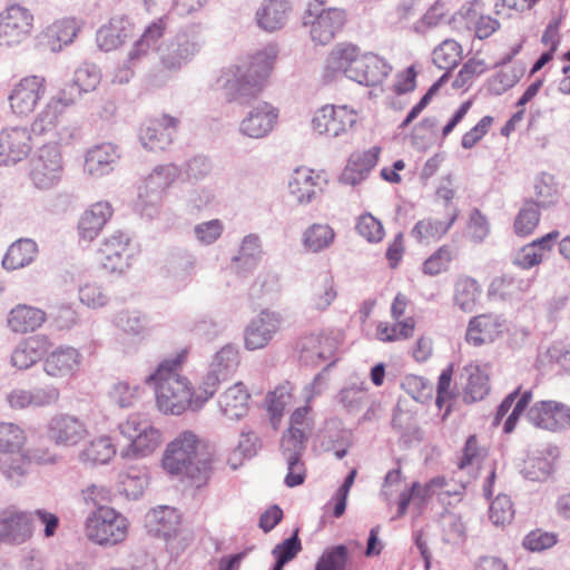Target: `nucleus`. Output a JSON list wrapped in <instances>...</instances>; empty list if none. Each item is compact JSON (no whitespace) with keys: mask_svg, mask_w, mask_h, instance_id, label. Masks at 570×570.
Returning <instances> with one entry per match:
<instances>
[{"mask_svg":"<svg viewBox=\"0 0 570 570\" xmlns=\"http://www.w3.org/2000/svg\"><path fill=\"white\" fill-rule=\"evenodd\" d=\"M414 320L407 317L403 322L393 325L380 324L377 326V338L382 342H393L400 338H409L414 331Z\"/></svg>","mask_w":570,"mask_h":570,"instance_id":"59","label":"nucleus"},{"mask_svg":"<svg viewBox=\"0 0 570 570\" xmlns=\"http://www.w3.org/2000/svg\"><path fill=\"white\" fill-rule=\"evenodd\" d=\"M350 558L346 546L337 544L326 549L316 561L314 570H345Z\"/></svg>","mask_w":570,"mask_h":570,"instance_id":"56","label":"nucleus"},{"mask_svg":"<svg viewBox=\"0 0 570 570\" xmlns=\"http://www.w3.org/2000/svg\"><path fill=\"white\" fill-rule=\"evenodd\" d=\"M26 441V432L20 425L13 422H0V453H17L22 450Z\"/></svg>","mask_w":570,"mask_h":570,"instance_id":"52","label":"nucleus"},{"mask_svg":"<svg viewBox=\"0 0 570 570\" xmlns=\"http://www.w3.org/2000/svg\"><path fill=\"white\" fill-rule=\"evenodd\" d=\"M117 328L127 335L145 336L148 330V317L139 311H120L114 317Z\"/></svg>","mask_w":570,"mask_h":570,"instance_id":"50","label":"nucleus"},{"mask_svg":"<svg viewBox=\"0 0 570 570\" xmlns=\"http://www.w3.org/2000/svg\"><path fill=\"white\" fill-rule=\"evenodd\" d=\"M239 365V351L234 344L224 345L215 353L209 364L207 374L202 380V389L207 391L210 399L216 393L219 384L235 373Z\"/></svg>","mask_w":570,"mask_h":570,"instance_id":"17","label":"nucleus"},{"mask_svg":"<svg viewBox=\"0 0 570 570\" xmlns=\"http://www.w3.org/2000/svg\"><path fill=\"white\" fill-rule=\"evenodd\" d=\"M490 234L488 218L478 209L471 210L468 222V237L474 244H481Z\"/></svg>","mask_w":570,"mask_h":570,"instance_id":"63","label":"nucleus"},{"mask_svg":"<svg viewBox=\"0 0 570 570\" xmlns=\"http://www.w3.org/2000/svg\"><path fill=\"white\" fill-rule=\"evenodd\" d=\"M129 522L126 517L110 507H98L86 519L85 534L95 544L104 548L125 541Z\"/></svg>","mask_w":570,"mask_h":570,"instance_id":"4","label":"nucleus"},{"mask_svg":"<svg viewBox=\"0 0 570 570\" xmlns=\"http://www.w3.org/2000/svg\"><path fill=\"white\" fill-rule=\"evenodd\" d=\"M277 55V47L268 45L254 53L248 62L222 69L214 89L228 102L248 101L264 88Z\"/></svg>","mask_w":570,"mask_h":570,"instance_id":"2","label":"nucleus"},{"mask_svg":"<svg viewBox=\"0 0 570 570\" xmlns=\"http://www.w3.org/2000/svg\"><path fill=\"white\" fill-rule=\"evenodd\" d=\"M346 13L343 9L327 8L308 9L304 17V26L309 27L311 39L317 45L330 43L343 29Z\"/></svg>","mask_w":570,"mask_h":570,"instance_id":"12","label":"nucleus"},{"mask_svg":"<svg viewBox=\"0 0 570 570\" xmlns=\"http://www.w3.org/2000/svg\"><path fill=\"white\" fill-rule=\"evenodd\" d=\"M72 80L85 91H94L100 83V69L94 63H83L73 73Z\"/></svg>","mask_w":570,"mask_h":570,"instance_id":"62","label":"nucleus"},{"mask_svg":"<svg viewBox=\"0 0 570 570\" xmlns=\"http://www.w3.org/2000/svg\"><path fill=\"white\" fill-rule=\"evenodd\" d=\"M32 149V135L26 126L0 130V166L10 167L26 159Z\"/></svg>","mask_w":570,"mask_h":570,"instance_id":"15","label":"nucleus"},{"mask_svg":"<svg viewBox=\"0 0 570 570\" xmlns=\"http://www.w3.org/2000/svg\"><path fill=\"white\" fill-rule=\"evenodd\" d=\"M82 361L80 352L71 346H59L43 361V371L56 379L69 377L78 370Z\"/></svg>","mask_w":570,"mask_h":570,"instance_id":"27","label":"nucleus"},{"mask_svg":"<svg viewBox=\"0 0 570 570\" xmlns=\"http://www.w3.org/2000/svg\"><path fill=\"white\" fill-rule=\"evenodd\" d=\"M505 328V320L501 315L481 314L470 320L465 340L474 346L492 343Z\"/></svg>","mask_w":570,"mask_h":570,"instance_id":"24","label":"nucleus"},{"mask_svg":"<svg viewBox=\"0 0 570 570\" xmlns=\"http://www.w3.org/2000/svg\"><path fill=\"white\" fill-rule=\"evenodd\" d=\"M78 26L72 19H62L50 24L45 37L47 45L53 52H59L63 46L70 45L78 33Z\"/></svg>","mask_w":570,"mask_h":570,"instance_id":"42","label":"nucleus"},{"mask_svg":"<svg viewBox=\"0 0 570 570\" xmlns=\"http://www.w3.org/2000/svg\"><path fill=\"white\" fill-rule=\"evenodd\" d=\"M116 454V448L110 438L100 436L92 440L80 453V461L91 464H107Z\"/></svg>","mask_w":570,"mask_h":570,"instance_id":"51","label":"nucleus"},{"mask_svg":"<svg viewBox=\"0 0 570 570\" xmlns=\"http://www.w3.org/2000/svg\"><path fill=\"white\" fill-rule=\"evenodd\" d=\"M480 294V285L474 278L460 277L454 285V305L463 312H472Z\"/></svg>","mask_w":570,"mask_h":570,"instance_id":"47","label":"nucleus"},{"mask_svg":"<svg viewBox=\"0 0 570 570\" xmlns=\"http://www.w3.org/2000/svg\"><path fill=\"white\" fill-rule=\"evenodd\" d=\"M311 434L301 430H286L281 440V453L287 464V474L284 479L288 488L301 485L305 481L306 469L302 456L306 450Z\"/></svg>","mask_w":570,"mask_h":570,"instance_id":"8","label":"nucleus"},{"mask_svg":"<svg viewBox=\"0 0 570 570\" xmlns=\"http://www.w3.org/2000/svg\"><path fill=\"white\" fill-rule=\"evenodd\" d=\"M361 57L360 49L352 43H340L330 53L326 60V70L333 73H344L351 79V69H356L355 62Z\"/></svg>","mask_w":570,"mask_h":570,"instance_id":"39","label":"nucleus"},{"mask_svg":"<svg viewBox=\"0 0 570 570\" xmlns=\"http://www.w3.org/2000/svg\"><path fill=\"white\" fill-rule=\"evenodd\" d=\"M132 33V23L125 14H115L97 31V46L104 51L120 47Z\"/></svg>","mask_w":570,"mask_h":570,"instance_id":"30","label":"nucleus"},{"mask_svg":"<svg viewBox=\"0 0 570 570\" xmlns=\"http://www.w3.org/2000/svg\"><path fill=\"white\" fill-rule=\"evenodd\" d=\"M163 433L154 425H145L142 434L121 450L122 458H144L151 454L161 443Z\"/></svg>","mask_w":570,"mask_h":570,"instance_id":"41","label":"nucleus"},{"mask_svg":"<svg viewBox=\"0 0 570 570\" xmlns=\"http://www.w3.org/2000/svg\"><path fill=\"white\" fill-rule=\"evenodd\" d=\"M165 23L163 20L150 23L129 51L128 62L137 66L139 62L147 60L155 50H159L158 40L163 37Z\"/></svg>","mask_w":570,"mask_h":570,"instance_id":"37","label":"nucleus"},{"mask_svg":"<svg viewBox=\"0 0 570 570\" xmlns=\"http://www.w3.org/2000/svg\"><path fill=\"white\" fill-rule=\"evenodd\" d=\"M180 171V168L175 164L158 165L145 177L139 186L138 197L147 216H153L148 207L156 212L161 202L163 193L175 181Z\"/></svg>","mask_w":570,"mask_h":570,"instance_id":"10","label":"nucleus"},{"mask_svg":"<svg viewBox=\"0 0 570 570\" xmlns=\"http://www.w3.org/2000/svg\"><path fill=\"white\" fill-rule=\"evenodd\" d=\"M278 109L272 104L259 101L254 105L238 125V132L252 139H264L274 130Z\"/></svg>","mask_w":570,"mask_h":570,"instance_id":"20","label":"nucleus"},{"mask_svg":"<svg viewBox=\"0 0 570 570\" xmlns=\"http://www.w3.org/2000/svg\"><path fill=\"white\" fill-rule=\"evenodd\" d=\"M88 430L86 424L75 415L56 414L47 428L48 439L58 446L70 448L86 439Z\"/></svg>","mask_w":570,"mask_h":570,"instance_id":"23","label":"nucleus"},{"mask_svg":"<svg viewBox=\"0 0 570 570\" xmlns=\"http://www.w3.org/2000/svg\"><path fill=\"white\" fill-rule=\"evenodd\" d=\"M203 45L197 26H187L159 49V58L165 69L178 71L199 52Z\"/></svg>","mask_w":570,"mask_h":570,"instance_id":"6","label":"nucleus"},{"mask_svg":"<svg viewBox=\"0 0 570 570\" xmlns=\"http://www.w3.org/2000/svg\"><path fill=\"white\" fill-rule=\"evenodd\" d=\"M248 399L243 383H236L219 396V411L228 420H239L247 413Z\"/></svg>","mask_w":570,"mask_h":570,"instance_id":"38","label":"nucleus"},{"mask_svg":"<svg viewBox=\"0 0 570 570\" xmlns=\"http://www.w3.org/2000/svg\"><path fill=\"white\" fill-rule=\"evenodd\" d=\"M185 356L186 352L181 351L164 360L145 379L146 384L155 387L157 406L165 414L179 415L186 410L198 411L210 399L207 391L202 389V383L197 389H191L188 379L178 374L177 370Z\"/></svg>","mask_w":570,"mask_h":570,"instance_id":"1","label":"nucleus"},{"mask_svg":"<svg viewBox=\"0 0 570 570\" xmlns=\"http://www.w3.org/2000/svg\"><path fill=\"white\" fill-rule=\"evenodd\" d=\"M531 400L532 392L529 390L524 391L523 393H520V389H517L513 392L509 393L497 409L494 424H499V422L507 415V413L514 404L512 412L510 413V415L508 416L503 424L504 433H511L514 430L520 415L528 407Z\"/></svg>","mask_w":570,"mask_h":570,"instance_id":"34","label":"nucleus"},{"mask_svg":"<svg viewBox=\"0 0 570 570\" xmlns=\"http://www.w3.org/2000/svg\"><path fill=\"white\" fill-rule=\"evenodd\" d=\"M356 121V111L346 105H325L315 111L312 129L317 135L335 138L347 134Z\"/></svg>","mask_w":570,"mask_h":570,"instance_id":"9","label":"nucleus"},{"mask_svg":"<svg viewBox=\"0 0 570 570\" xmlns=\"http://www.w3.org/2000/svg\"><path fill=\"white\" fill-rule=\"evenodd\" d=\"M335 400L348 413L358 412L367 400V387L362 381H352L343 386Z\"/></svg>","mask_w":570,"mask_h":570,"instance_id":"46","label":"nucleus"},{"mask_svg":"<svg viewBox=\"0 0 570 570\" xmlns=\"http://www.w3.org/2000/svg\"><path fill=\"white\" fill-rule=\"evenodd\" d=\"M455 219L456 214H453L448 222L434 218L419 220L412 228L411 236L420 243L438 240L449 232Z\"/></svg>","mask_w":570,"mask_h":570,"instance_id":"43","label":"nucleus"},{"mask_svg":"<svg viewBox=\"0 0 570 570\" xmlns=\"http://www.w3.org/2000/svg\"><path fill=\"white\" fill-rule=\"evenodd\" d=\"M63 175L62 155L56 144L41 145L30 160L29 177L40 190L56 187Z\"/></svg>","mask_w":570,"mask_h":570,"instance_id":"7","label":"nucleus"},{"mask_svg":"<svg viewBox=\"0 0 570 570\" xmlns=\"http://www.w3.org/2000/svg\"><path fill=\"white\" fill-rule=\"evenodd\" d=\"M224 230V223L218 218H214L196 224L193 228V235L198 244L209 246L220 238Z\"/></svg>","mask_w":570,"mask_h":570,"instance_id":"57","label":"nucleus"},{"mask_svg":"<svg viewBox=\"0 0 570 570\" xmlns=\"http://www.w3.org/2000/svg\"><path fill=\"white\" fill-rule=\"evenodd\" d=\"M317 439L320 446L326 452H334L337 460L346 456L353 444L352 432L336 421L326 422Z\"/></svg>","mask_w":570,"mask_h":570,"instance_id":"32","label":"nucleus"},{"mask_svg":"<svg viewBox=\"0 0 570 570\" xmlns=\"http://www.w3.org/2000/svg\"><path fill=\"white\" fill-rule=\"evenodd\" d=\"M212 168V161L207 156L197 155L185 163L183 173L188 180L199 181L210 174Z\"/></svg>","mask_w":570,"mask_h":570,"instance_id":"64","label":"nucleus"},{"mask_svg":"<svg viewBox=\"0 0 570 570\" xmlns=\"http://www.w3.org/2000/svg\"><path fill=\"white\" fill-rule=\"evenodd\" d=\"M130 237L117 230L106 237L98 249V261L110 273H122L129 267L131 249Z\"/></svg>","mask_w":570,"mask_h":570,"instance_id":"21","label":"nucleus"},{"mask_svg":"<svg viewBox=\"0 0 570 570\" xmlns=\"http://www.w3.org/2000/svg\"><path fill=\"white\" fill-rule=\"evenodd\" d=\"M145 522L149 533L157 538L169 540L178 531L180 514L175 508L160 505L146 514Z\"/></svg>","mask_w":570,"mask_h":570,"instance_id":"29","label":"nucleus"},{"mask_svg":"<svg viewBox=\"0 0 570 570\" xmlns=\"http://www.w3.org/2000/svg\"><path fill=\"white\" fill-rule=\"evenodd\" d=\"M46 92L45 77L31 75L20 79L8 97L11 111L18 117H28L35 111Z\"/></svg>","mask_w":570,"mask_h":570,"instance_id":"13","label":"nucleus"},{"mask_svg":"<svg viewBox=\"0 0 570 570\" xmlns=\"http://www.w3.org/2000/svg\"><path fill=\"white\" fill-rule=\"evenodd\" d=\"M355 229L360 236L370 243H379L384 237L382 223L370 213L363 214L357 218Z\"/></svg>","mask_w":570,"mask_h":570,"instance_id":"60","label":"nucleus"},{"mask_svg":"<svg viewBox=\"0 0 570 570\" xmlns=\"http://www.w3.org/2000/svg\"><path fill=\"white\" fill-rule=\"evenodd\" d=\"M33 514L17 507L0 511V540L11 544H22L33 534Z\"/></svg>","mask_w":570,"mask_h":570,"instance_id":"19","label":"nucleus"},{"mask_svg":"<svg viewBox=\"0 0 570 570\" xmlns=\"http://www.w3.org/2000/svg\"><path fill=\"white\" fill-rule=\"evenodd\" d=\"M29 130L36 138H47L46 144H56L57 146L70 144L79 135L78 126L68 122L62 107L50 99L36 115Z\"/></svg>","mask_w":570,"mask_h":570,"instance_id":"5","label":"nucleus"},{"mask_svg":"<svg viewBox=\"0 0 570 570\" xmlns=\"http://www.w3.org/2000/svg\"><path fill=\"white\" fill-rule=\"evenodd\" d=\"M337 340L324 332L301 336L295 343V351L301 363L309 366L330 361L337 350Z\"/></svg>","mask_w":570,"mask_h":570,"instance_id":"16","label":"nucleus"},{"mask_svg":"<svg viewBox=\"0 0 570 570\" xmlns=\"http://www.w3.org/2000/svg\"><path fill=\"white\" fill-rule=\"evenodd\" d=\"M288 188L297 203H311L316 197L313 171L307 168L296 169L289 179Z\"/></svg>","mask_w":570,"mask_h":570,"instance_id":"45","label":"nucleus"},{"mask_svg":"<svg viewBox=\"0 0 570 570\" xmlns=\"http://www.w3.org/2000/svg\"><path fill=\"white\" fill-rule=\"evenodd\" d=\"M79 301L83 305L96 309L109 303V295L97 282H87L79 287Z\"/></svg>","mask_w":570,"mask_h":570,"instance_id":"58","label":"nucleus"},{"mask_svg":"<svg viewBox=\"0 0 570 570\" xmlns=\"http://www.w3.org/2000/svg\"><path fill=\"white\" fill-rule=\"evenodd\" d=\"M180 120L167 114L146 120L139 129V141L149 151H164L174 142Z\"/></svg>","mask_w":570,"mask_h":570,"instance_id":"14","label":"nucleus"},{"mask_svg":"<svg viewBox=\"0 0 570 570\" xmlns=\"http://www.w3.org/2000/svg\"><path fill=\"white\" fill-rule=\"evenodd\" d=\"M291 387L289 385H282L276 387L267 395V411L273 429H277L286 406L291 403Z\"/></svg>","mask_w":570,"mask_h":570,"instance_id":"54","label":"nucleus"},{"mask_svg":"<svg viewBox=\"0 0 570 570\" xmlns=\"http://www.w3.org/2000/svg\"><path fill=\"white\" fill-rule=\"evenodd\" d=\"M0 473L12 485H20L29 473L27 459L21 451L0 456Z\"/></svg>","mask_w":570,"mask_h":570,"instance_id":"48","label":"nucleus"},{"mask_svg":"<svg viewBox=\"0 0 570 570\" xmlns=\"http://www.w3.org/2000/svg\"><path fill=\"white\" fill-rule=\"evenodd\" d=\"M38 246L29 238L19 239L11 244L2 259V266L7 271L23 268L36 258Z\"/></svg>","mask_w":570,"mask_h":570,"instance_id":"40","label":"nucleus"},{"mask_svg":"<svg viewBox=\"0 0 570 570\" xmlns=\"http://www.w3.org/2000/svg\"><path fill=\"white\" fill-rule=\"evenodd\" d=\"M33 14L28 8L11 4L0 13V46L16 47L31 33Z\"/></svg>","mask_w":570,"mask_h":570,"instance_id":"11","label":"nucleus"},{"mask_svg":"<svg viewBox=\"0 0 570 570\" xmlns=\"http://www.w3.org/2000/svg\"><path fill=\"white\" fill-rule=\"evenodd\" d=\"M461 53V46L455 40L448 39L433 50V62L439 69L449 71L458 65Z\"/></svg>","mask_w":570,"mask_h":570,"instance_id":"55","label":"nucleus"},{"mask_svg":"<svg viewBox=\"0 0 570 570\" xmlns=\"http://www.w3.org/2000/svg\"><path fill=\"white\" fill-rule=\"evenodd\" d=\"M112 216V207L108 202H97L87 209L78 224L80 238L91 242Z\"/></svg>","mask_w":570,"mask_h":570,"instance_id":"33","label":"nucleus"},{"mask_svg":"<svg viewBox=\"0 0 570 570\" xmlns=\"http://www.w3.org/2000/svg\"><path fill=\"white\" fill-rule=\"evenodd\" d=\"M119 158L120 154L116 145L110 142L96 145L86 153L83 168L92 177H104L114 170Z\"/></svg>","mask_w":570,"mask_h":570,"instance_id":"28","label":"nucleus"},{"mask_svg":"<svg viewBox=\"0 0 570 570\" xmlns=\"http://www.w3.org/2000/svg\"><path fill=\"white\" fill-rule=\"evenodd\" d=\"M513 504L507 494H499L490 504L489 517L495 525L510 523L513 519Z\"/></svg>","mask_w":570,"mask_h":570,"instance_id":"61","label":"nucleus"},{"mask_svg":"<svg viewBox=\"0 0 570 570\" xmlns=\"http://www.w3.org/2000/svg\"><path fill=\"white\" fill-rule=\"evenodd\" d=\"M541 205L532 199L523 203L513 223V230L520 237L531 235L540 222Z\"/></svg>","mask_w":570,"mask_h":570,"instance_id":"49","label":"nucleus"},{"mask_svg":"<svg viewBox=\"0 0 570 570\" xmlns=\"http://www.w3.org/2000/svg\"><path fill=\"white\" fill-rule=\"evenodd\" d=\"M289 11L288 0H264L256 12L258 27L267 32L279 30L286 24Z\"/></svg>","mask_w":570,"mask_h":570,"instance_id":"35","label":"nucleus"},{"mask_svg":"<svg viewBox=\"0 0 570 570\" xmlns=\"http://www.w3.org/2000/svg\"><path fill=\"white\" fill-rule=\"evenodd\" d=\"M284 318L282 313L263 309L245 328V347L255 351L265 347L281 331Z\"/></svg>","mask_w":570,"mask_h":570,"instance_id":"18","label":"nucleus"},{"mask_svg":"<svg viewBox=\"0 0 570 570\" xmlns=\"http://www.w3.org/2000/svg\"><path fill=\"white\" fill-rule=\"evenodd\" d=\"M50 342L45 335H33L21 341L11 354V364L18 370H27L48 352Z\"/></svg>","mask_w":570,"mask_h":570,"instance_id":"31","label":"nucleus"},{"mask_svg":"<svg viewBox=\"0 0 570 570\" xmlns=\"http://www.w3.org/2000/svg\"><path fill=\"white\" fill-rule=\"evenodd\" d=\"M527 417L538 428L563 431L570 428V406L557 401H540L529 409Z\"/></svg>","mask_w":570,"mask_h":570,"instance_id":"22","label":"nucleus"},{"mask_svg":"<svg viewBox=\"0 0 570 570\" xmlns=\"http://www.w3.org/2000/svg\"><path fill=\"white\" fill-rule=\"evenodd\" d=\"M47 320V314L41 308L19 304L8 315V326L14 333L33 332L41 327Z\"/></svg>","mask_w":570,"mask_h":570,"instance_id":"36","label":"nucleus"},{"mask_svg":"<svg viewBox=\"0 0 570 570\" xmlns=\"http://www.w3.org/2000/svg\"><path fill=\"white\" fill-rule=\"evenodd\" d=\"M263 255L261 237L250 233L242 239L237 254L230 259V268L238 276H247L259 265Z\"/></svg>","mask_w":570,"mask_h":570,"instance_id":"26","label":"nucleus"},{"mask_svg":"<svg viewBox=\"0 0 570 570\" xmlns=\"http://www.w3.org/2000/svg\"><path fill=\"white\" fill-rule=\"evenodd\" d=\"M355 65L356 69L350 70L351 80L368 87L382 83L392 70L386 60L373 52L361 53Z\"/></svg>","mask_w":570,"mask_h":570,"instance_id":"25","label":"nucleus"},{"mask_svg":"<svg viewBox=\"0 0 570 570\" xmlns=\"http://www.w3.org/2000/svg\"><path fill=\"white\" fill-rule=\"evenodd\" d=\"M163 468L171 475L190 479L199 488L209 478L212 461L200 439L193 431H184L167 444Z\"/></svg>","mask_w":570,"mask_h":570,"instance_id":"3","label":"nucleus"},{"mask_svg":"<svg viewBox=\"0 0 570 570\" xmlns=\"http://www.w3.org/2000/svg\"><path fill=\"white\" fill-rule=\"evenodd\" d=\"M334 239L335 232L330 225L315 223L305 229L302 243L306 250L320 253L328 248Z\"/></svg>","mask_w":570,"mask_h":570,"instance_id":"44","label":"nucleus"},{"mask_svg":"<svg viewBox=\"0 0 570 570\" xmlns=\"http://www.w3.org/2000/svg\"><path fill=\"white\" fill-rule=\"evenodd\" d=\"M468 376L464 399L471 402L482 400L489 393V379L478 365H468L464 367Z\"/></svg>","mask_w":570,"mask_h":570,"instance_id":"53","label":"nucleus"}]
</instances>
